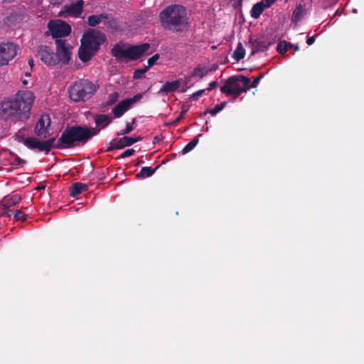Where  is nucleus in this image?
<instances>
[{"instance_id":"1","label":"nucleus","mask_w":364,"mask_h":364,"mask_svg":"<svg viewBox=\"0 0 364 364\" xmlns=\"http://www.w3.org/2000/svg\"><path fill=\"white\" fill-rule=\"evenodd\" d=\"M35 99L33 93L30 90L18 91L14 98L1 102L0 117L4 120H27L30 117Z\"/></svg>"},{"instance_id":"2","label":"nucleus","mask_w":364,"mask_h":364,"mask_svg":"<svg viewBox=\"0 0 364 364\" xmlns=\"http://www.w3.org/2000/svg\"><path fill=\"white\" fill-rule=\"evenodd\" d=\"M186 9L180 4H171L165 7L159 14L161 26L172 32H181L188 24Z\"/></svg>"},{"instance_id":"3","label":"nucleus","mask_w":364,"mask_h":364,"mask_svg":"<svg viewBox=\"0 0 364 364\" xmlns=\"http://www.w3.org/2000/svg\"><path fill=\"white\" fill-rule=\"evenodd\" d=\"M99 129L87 127L74 126L67 127L57 141V147L67 149L79 144H85L91 137L95 136Z\"/></svg>"},{"instance_id":"4","label":"nucleus","mask_w":364,"mask_h":364,"mask_svg":"<svg viewBox=\"0 0 364 364\" xmlns=\"http://www.w3.org/2000/svg\"><path fill=\"white\" fill-rule=\"evenodd\" d=\"M55 44L57 53H54L50 48L43 45L36 49L37 57L48 66H55L60 62L67 64L70 61V50L65 41L56 39Z\"/></svg>"},{"instance_id":"5","label":"nucleus","mask_w":364,"mask_h":364,"mask_svg":"<svg viewBox=\"0 0 364 364\" xmlns=\"http://www.w3.org/2000/svg\"><path fill=\"white\" fill-rule=\"evenodd\" d=\"M149 48L148 43L128 46L116 44L112 49V55L119 60H135L141 56Z\"/></svg>"},{"instance_id":"6","label":"nucleus","mask_w":364,"mask_h":364,"mask_svg":"<svg viewBox=\"0 0 364 364\" xmlns=\"http://www.w3.org/2000/svg\"><path fill=\"white\" fill-rule=\"evenodd\" d=\"M250 80L243 75L232 76L225 82L220 90L228 95L239 96L249 90Z\"/></svg>"},{"instance_id":"7","label":"nucleus","mask_w":364,"mask_h":364,"mask_svg":"<svg viewBox=\"0 0 364 364\" xmlns=\"http://www.w3.org/2000/svg\"><path fill=\"white\" fill-rule=\"evenodd\" d=\"M95 89L90 81L81 80L75 82L69 90V95L72 100L79 102L85 100L90 95L93 94Z\"/></svg>"},{"instance_id":"8","label":"nucleus","mask_w":364,"mask_h":364,"mask_svg":"<svg viewBox=\"0 0 364 364\" xmlns=\"http://www.w3.org/2000/svg\"><path fill=\"white\" fill-rule=\"evenodd\" d=\"M106 40L105 35L100 31L90 29L84 34L81 41L98 50L100 46Z\"/></svg>"},{"instance_id":"9","label":"nucleus","mask_w":364,"mask_h":364,"mask_svg":"<svg viewBox=\"0 0 364 364\" xmlns=\"http://www.w3.org/2000/svg\"><path fill=\"white\" fill-rule=\"evenodd\" d=\"M55 140V138H51L46 141H40L35 137H28L24 139L23 143L31 149H37L39 151L48 153L54 146Z\"/></svg>"},{"instance_id":"10","label":"nucleus","mask_w":364,"mask_h":364,"mask_svg":"<svg viewBox=\"0 0 364 364\" xmlns=\"http://www.w3.org/2000/svg\"><path fill=\"white\" fill-rule=\"evenodd\" d=\"M48 27L53 37L56 39L68 36L71 31L70 26L60 19L50 21L48 24Z\"/></svg>"},{"instance_id":"11","label":"nucleus","mask_w":364,"mask_h":364,"mask_svg":"<svg viewBox=\"0 0 364 364\" xmlns=\"http://www.w3.org/2000/svg\"><path fill=\"white\" fill-rule=\"evenodd\" d=\"M17 46L13 43H0V65H6L17 53Z\"/></svg>"},{"instance_id":"12","label":"nucleus","mask_w":364,"mask_h":364,"mask_svg":"<svg viewBox=\"0 0 364 364\" xmlns=\"http://www.w3.org/2000/svg\"><path fill=\"white\" fill-rule=\"evenodd\" d=\"M141 137H130V136H124L120 139H113L110 144L109 146L107 149V151H111L114 149H122L125 146H129L141 140Z\"/></svg>"},{"instance_id":"13","label":"nucleus","mask_w":364,"mask_h":364,"mask_svg":"<svg viewBox=\"0 0 364 364\" xmlns=\"http://www.w3.org/2000/svg\"><path fill=\"white\" fill-rule=\"evenodd\" d=\"M50 125L48 115L42 116L38 121L35 127V134L41 138H46L49 135L48 127Z\"/></svg>"},{"instance_id":"14","label":"nucleus","mask_w":364,"mask_h":364,"mask_svg":"<svg viewBox=\"0 0 364 364\" xmlns=\"http://www.w3.org/2000/svg\"><path fill=\"white\" fill-rule=\"evenodd\" d=\"M97 51V50H95L82 41L81 46L78 50V55L82 61L87 62L91 59V58Z\"/></svg>"},{"instance_id":"15","label":"nucleus","mask_w":364,"mask_h":364,"mask_svg":"<svg viewBox=\"0 0 364 364\" xmlns=\"http://www.w3.org/2000/svg\"><path fill=\"white\" fill-rule=\"evenodd\" d=\"M104 28L110 32H115L121 30V25L118 20L111 14H107V18L104 22Z\"/></svg>"},{"instance_id":"16","label":"nucleus","mask_w":364,"mask_h":364,"mask_svg":"<svg viewBox=\"0 0 364 364\" xmlns=\"http://www.w3.org/2000/svg\"><path fill=\"white\" fill-rule=\"evenodd\" d=\"M130 102V100H127L126 99L120 102L117 105H116L113 108L112 112L114 113L115 117H120L126 111H127L131 107Z\"/></svg>"},{"instance_id":"17","label":"nucleus","mask_w":364,"mask_h":364,"mask_svg":"<svg viewBox=\"0 0 364 364\" xmlns=\"http://www.w3.org/2000/svg\"><path fill=\"white\" fill-rule=\"evenodd\" d=\"M83 1L80 0L74 4L65 7V11L72 16H77L82 11Z\"/></svg>"},{"instance_id":"18","label":"nucleus","mask_w":364,"mask_h":364,"mask_svg":"<svg viewBox=\"0 0 364 364\" xmlns=\"http://www.w3.org/2000/svg\"><path fill=\"white\" fill-rule=\"evenodd\" d=\"M112 121V118L107 114H97L95 117V122L97 126L96 129H99L107 127Z\"/></svg>"},{"instance_id":"19","label":"nucleus","mask_w":364,"mask_h":364,"mask_svg":"<svg viewBox=\"0 0 364 364\" xmlns=\"http://www.w3.org/2000/svg\"><path fill=\"white\" fill-rule=\"evenodd\" d=\"M107 14L105 13H102L100 14L97 15H91L87 17V23L90 26H96L100 23L105 22L107 18Z\"/></svg>"},{"instance_id":"20","label":"nucleus","mask_w":364,"mask_h":364,"mask_svg":"<svg viewBox=\"0 0 364 364\" xmlns=\"http://www.w3.org/2000/svg\"><path fill=\"white\" fill-rule=\"evenodd\" d=\"M21 200V197L18 195L6 196L2 200L3 207L9 208L11 206L19 203Z\"/></svg>"},{"instance_id":"21","label":"nucleus","mask_w":364,"mask_h":364,"mask_svg":"<svg viewBox=\"0 0 364 364\" xmlns=\"http://www.w3.org/2000/svg\"><path fill=\"white\" fill-rule=\"evenodd\" d=\"M70 195L73 197L87 190V186L86 184L77 182L73 183L70 188Z\"/></svg>"},{"instance_id":"22","label":"nucleus","mask_w":364,"mask_h":364,"mask_svg":"<svg viewBox=\"0 0 364 364\" xmlns=\"http://www.w3.org/2000/svg\"><path fill=\"white\" fill-rule=\"evenodd\" d=\"M306 9L301 4H299L293 11V21L294 22H298L306 15Z\"/></svg>"},{"instance_id":"23","label":"nucleus","mask_w":364,"mask_h":364,"mask_svg":"<svg viewBox=\"0 0 364 364\" xmlns=\"http://www.w3.org/2000/svg\"><path fill=\"white\" fill-rule=\"evenodd\" d=\"M267 8L264 6L263 1L255 4L251 10V16L254 18H257L262 14L264 9Z\"/></svg>"},{"instance_id":"24","label":"nucleus","mask_w":364,"mask_h":364,"mask_svg":"<svg viewBox=\"0 0 364 364\" xmlns=\"http://www.w3.org/2000/svg\"><path fill=\"white\" fill-rule=\"evenodd\" d=\"M179 85L180 83L178 80L166 82L161 88L160 92L166 93L173 92L178 88Z\"/></svg>"},{"instance_id":"25","label":"nucleus","mask_w":364,"mask_h":364,"mask_svg":"<svg viewBox=\"0 0 364 364\" xmlns=\"http://www.w3.org/2000/svg\"><path fill=\"white\" fill-rule=\"evenodd\" d=\"M156 169H152L151 167H143L140 172L136 174L138 178H144L149 177L154 174Z\"/></svg>"},{"instance_id":"26","label":"nucleus","mask_w":364,"mask_h":364,"mask_svg":"<svg viewBox=\"0 0 364 364\" xmlns=\"http://www.w3.org/2000/svg\"><path fill=\"white\" fill-rule=\"evenodd\" d=\"M245 50L241 43H239L234 53L233 57L237 60V61L240 60L245 57Z\"/></svg>"},{"instance_id":"27","label":"nucleus","mask_w":364,"mask_h":364,"mask_svg":"<svg viewBox=\"0 0 364 364\" xmlns=\"http://www.w3.org/2000/svg\"><path fill=\"white\" fill-rule=\"evenodd\" d=\"M201 136V134H198L195 139L189 142L182 150V153L186 154L193 149L198 143V138Z\"/></svg>"},{"instance_id":"28","label":"nucleus","mask_w":364,"mask_h":364,"mask_svg":"<svg viewBox=\"0 0 364 364\" xmlns=\"http://www.w3.org/2000/svg\"><path fill=\"white\" fill-rule=\"evenodd\" d=\"M208 73V70L203 67L198 66L194 69L192 76L193 77H198L200 79L203 78Z\"/></svg>"},{"instance_id":"29","label":"nucleus","mask_w":364,"mask_h":364,"mask_svg":"<svg viewBox=\"0 0 364 364\" xmlns=\"http://www.w3.org/2000/svg\"><path fill=\"white\" fill-rule=\"evenodd\" d=\"M119 94L117 92H113L108 95L107 100L105 102L106 106H109L115 103L118 99Z\"/></svg>"},{"instance_id":"30","label":"nucleus","mask_w":364,"mask_h":364,"mask_svg":"<svg viewBox=\"0 0 364 364\" xmlns=\"http://www.w3.org/2000/svg\"><path fill=\"white\" fill-rule=\"evenodd\" d=\"M225 104H226V102H223L220 105H217L213 109L205 111L204 112V114H206L208 112H209L212 115H215L217 113H218L219 112H220L221 110H223Z\"/></svg>"},{"instance_id":"31","label":"nucleus","mask_w":364,"mask_h":364,"mask_svg":"<svg viewBox=\"0 0 364 364\" xmlns=\"http://www.w3.org/2000/svg\"><path fill=\"white\" fill-rule=\"evenodd\" d=\"M292 45L291 43H287L286 41L280 42L277 46V51L283 54L284 53L289 47H291Z\"/></svg>"},{"instance_id":"32","label":"nucleus","mask_w":364,"mask_h":364,"mask_svg":"<svg viewBox=\"0 0 364 364\" xmlns=\"http://www.w3.org/2000/svg\"><path fill=\"white\" fill-rule=\"evenodd\" d=\"M149 67H145L142 69H138V70H136L134 73V78L135 79H140L143 77V75L144 73H146L148 70H149Z\"/></svg>"},{"instance_id":"33","label":"nucleus","mask_w":364,"mask_h":364,"mask_svg":"<svg viewBox=\"0 0 364 364\" xmlns=\"http://www.w3.org/2000/svg\"><path fill=\"white\" fill-rule=\"evenodd\" d=\"M14 216L16 220H25L27 215L24 214L21 210H17L14 213Z\"/></svg>"},{"instance_id":"34","label":"nucleus","mask_w":364,"mask_h":364,"mask_svg":"<svg viewBox=\"0 0 364 364\" xmlns=\"http://www.w3.org/2000/svg\"><path fill=\"white\" fill-rule=\"evenodd\" d=\"M187 110L186 109H184V110H182L180 113V114L178 115V117L173 122H169L167 124L168 125H172V124H175L176 123H178V122H180V120L181 119H183L186 113Z\"/></svg>"},{"instance_id":"35","label":"nucleus","mask_w":364,"mask_h":364,"mask_svg":"<svg viewBox=\"0 0 364 364\" xmlns=\"http://www.w3.org/2000/svg\"><path fill=\"white\" fill-rule=\"evenodd\" d=\"M134 129V127L129 124V123H127V127L124 129H122L121 130L119 133H118V135H124V134H129V132H131L132 130Z\"/></svg>"},{"instance_id":"36","label":"nucleus","mask_w":364,"mask_h":364,"mask_svg":"<svg viewBox=\"0 0 364 364\" xmlns=\"http://www.w3.org/2000/svg\"><path fill=\"white\" fill-rule=\"evenodd\" d=\"M159 58V55L158 53L154 55L152 57H151L148 60V66L147 67H149V68L150 67L154 65Z\"/></svg>"},{"instance_id":"37","label":"nucleus","mask_w":364,"mask_h":364,"mask_svg":"<svg viewBox=\"0 0 364 364\" xmlns=\"http://www.w3.org/2000/svg\"><path fill=\"white\" fill-rule=\"evenodd\" d=\"M134 149H127L126 151H124L121 155H120V157L121 158H126V157H128V156H130L134 154Z\"/></svg>"},{"instance_id":"38","label":"nucleus","mask_w":364,"mask_h":364,"mask_svg":"<svg viewBox=\"0 0 364 364\" xmlns=\"http://www.w3.org/2000/svg\"><path fill=\"white\" fill-rule=\"evenodd\" d=\"M204 92H205V90H200L197 91L196 92L193 93L191 95V99H192L193 100H198V97L202 95Z\"/></svg>"},{"instance_id":"39","label":"nucleus","mask_w":364,"mask_h":364,"mask_svg":"<svg viewBox=\"0 0 364 364\" xmlns=\"http://www.w3.org/2000/svg\"><path fill=\"white\" fill-rule=\"evenodd\" d=\"M141 98V95L138 94L134 95L132 98L127 99V100H130V106H132L134 102L139 101Z\"/></svg>"},{"instance_id":"40","label":"nucleus","mask_w":364,"mask_h":364,"mask_svg":"<svg viewBox=\"0 0 364 364\" xmlns=\"http://www.w3.org/2000/svg\"><path fill=\"white\" fill-rule=\"evenodd\" d=\"M12 214L13 213H11V210H9V208L4 207V211L1 213L3 216L11 217Z\"/></svg>"},{"instance_id":"41","label":"nucleus","mask_w":364,"mask_h":364,"mask_svg":"<svg viewBox=\"0 0 364 364\" xmlns=\"http://www.w3.org/2000/svg\"><path fill=\"white\" fill-rule=\"evenodd\" d=\"M277 0H264V4L267 8L270 7L273 4H274Z\"/></svg>"},{"instance_id":"42","label":"nucleus","mask_w":364,"mask_h":364,"mask_svg":"<svg viewBox=\"0 0 364 364\" xmlns=\"http://www.w3.org/2000/svg\"><path fill=\"white\" fill-rule=\"evenodd\" d=\"M218 85V83L217 82H211L210 84H209V87H208V90L210 91L212 90L213 89L215 88Z\"/></svg>"},{"instance_id":"43","label":"nucleus","mask_w":364,"mask_h":364,"mask_svg":"<svg viewBox=\"0 0 364 364\" xmlns=\"http://www.w3.org/2000/svg\"><path fill=\"white\" fill-rule=\"evenodd\" d=\"M259 81H260L259 80V77L255 78V80H253V82H252V83L251 85V87H257Z\"/></svg>"},{"instance_id":"44","label":"nucleus","mask_w":364,"mask_h":364,"mask_svg":"<svg viewBox=\"0 0 364 364\" xmlns=\"http://www.w3.org/2000/svg\"><path fill=\"white\" fill-rule=\"evenodd\" d=\"M315 42V38L314 36H311V37H309L307 38L306 40V43L309 45V46H311Z\"/></svg>"},{"instance_id":"45","label":"nucleus","mask_w":364,"mask_h":364,"mask_svg":"<svg viewBox=\"0 0 364 364\" xmlns=\"http://www.w3.org/2000/svg\"><path fill=\"white\" fill-rule=\"evenodd\" d=\"M53 5L60 4L63 0H49Z\"/></svg>"},{"instance_id":"46","label":"nucleus","mask_w":364,"mask_h":364,"mask_svg":"<svg viewBox=\"0 0 364 364\" xmlns=\"http://www.w3.org/2000/svg\"><path fill=\"white\" fill-rule=\"evenodd\" d=\"M28 63V65L31 67V68L33 69V65H34L33 59L32 58H29Z\"/></svg>"},{"instance_id":"47","label":"nucleus","mask_w":364,"mask_h":364,"mask_svg":"<svg viewBox=\"0 0 364 364\" xmlns=\"http://www.w3.org/2000/svg\"><path fill=\"white\" fill-rule=\"evenodd\" d=\"M22 83H23L24 85H26L28 84V82H27V80H23L22 81Z\"/></svg>"},{"instance_id":"48","label":"nucleus","mask_w":364,"mask_h":364,"mask_svg":"<svg viewBox=\"0 0 364 364\" xmlns=\"http://www.w3.org/2000/svg\"><path fill=\"white\" fill-rule=\"evenodd\" d=\"M299 49V46H294V50H298Z\"/></svg>"},{"instance_id":"49","label":"nucleus","mask_w":364,"mask_h":364,"mask_svg":"<svg viewBox=\"0 0 364 364\" xmlns=\"http://www.w3.org/2000/svg\"><path fill=\"white\" fill-rule=\"evenodd\" d=\"M263 74H261L259 75V76H257V77H259V80L263 77Z\"/></svg>"},{"instance_id":"50","label":"nucleus","mask_w":364,"mask_h":364,"mask_svg":"<svg viewBox=\"0 0 364 364\" xmlns=\"http://www.w3.org/2000/svg\"><path fill=\"white\" fill-rule=\"evenodd\" d=\"M158 141V137H156V136L154 138V141Z\"/></svg>"},{"instance_id":"51","label":"nucleus","mask_w":364,"mask_h":364,"mask_svg":"<svg viewBox=\"0 0 364 364\" xmlns=\"http://www.w3.org/2000/svg\"><path fill=\"white\" fill-rule=\"evenodd\" d=\"M208 127H206V128H204V130H208Z\"/></svg>"},{"instance_id":"52","label":"nucleus","mask_w":364,"mask_h":364,"mask_svg":"<svg viewBox=\"0 0 364 364\" xmlns=\"http://www.w3.org/2000/svg\"><path fill=\"white\" fill-rule=\"evenodd\" d=\"M208 127H206V128H204V130H208Z\"/></svg>"},{"instance_id":"53","label":"nucleus","mask_w":364,"mask_h":364,"mask_svg":"<svg viewBox=\"0 0 364 364\" xmlns=\"http://www.w3.org/2000/svg\"><path fill=\"white\" fill-rule=\"evenodd\" d=\"M41 188H43V187H38L37 189H41Z\"/></svg>"},{"instance_id":"54","label":"nucleus","mask_w":364,"mask_h":364,"mask_svg":"<svg viewBox=\"0 0 364 364\" xmlns=\"http://www.w3.org/2000/svg\"><path fill=\"white\" fill-rule=\"evenodd\" d=\"M286 1H287L288 0H286Z\"/></svg>"}]
</instances>
